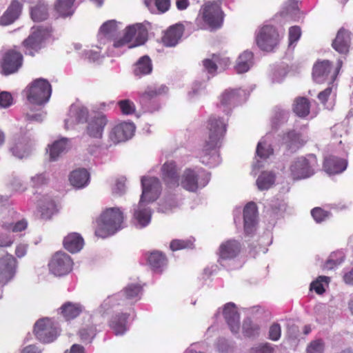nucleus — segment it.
Segmentation results:
<instances>
[{
    "mask_svg": "<svg viewBox=\"0 0 353 353\" xmlns=\"http://www.w3.org/2000/svg\"><path fill=\"white\" fill-rule=\"evenodd\" d=\"M152 71V60L148 55L140 57L133 66V73L139 77L150 74Z\"/></svg>",
    "mask_w": 353,
    "mask_h": 353,
    "instance_id": "nucleus-37",
    "label": "nucleus"
},
{
    "mask_svg": "<svg viewBox=\"0 0 353 353\" xmlns=\"http://www.w3.org/2000/svg\"><path fill=\"white\" fill-rule=\"evenodd\" d=\"M73 261L71 257L63 252L54 253L49 263L50 271L56 276H63L71 272L72 270Z\"/></svg>",
    "mask_w": 353,
    "mask_h": 353,
    "instance_id": "nucleus-12",
    "label": "nucleus"
},
{
    "mask_svg": "<svg viewBox=\"0 0 353 353\" xmlns=\"http://www.w3.org/2000/svg\"><path fill=\"white\" fill-rule=\"evenodd\" d=\"M28 245L26 243H19L15 248V255L17 258H22L27 254Z\"/></svg>",
    "mask_w": 353,
    "mask_h": 353,
    "instance_id": "nucleus-64",
    "label": "nucleus"
},
{
    "mask_svg": "<svg viewBox=\"0 0 353 353\" xmlns=\"http://www.w3.org/2000/svg\"><path fill=\"white\" fill-rule=\"evenodd\" d=\"M89 180L90 174L85 168L74 170L69 176L70 184L77 188H84L88 185Z\"/></svg>",
    "mask_w": 353,
    "mask_h": 353,
    "instance_id": "nucleus-32",
    "label": "nucleus"
},
{
    "mask_svg": "<svg viewBox=\"0 0 353 353\" xmlns=\"http://www.w3.org/2000/svg\"><path fill=\"white\" fill-rule=\"evenodd\" d=\"M68 139L62 138L55 141L49 148L50 159L51 161H55L59 156L63 152L68 146Z\"/></svg>",
    "mask_w": 353,
    "mask_h": 353,
    "instance_id": "nucleus-43",
    "label": "nucleus"
},
{
    "mask_svg": "<svg viewBox=\"0 0 353 353\" xmlns=\"http://www.w3.org/2000/svg\"><path fill=\"white\" fill-rule=\"evenodd\" d=\"M40 218L43 220H50L57 212L54 201L49 198H45L39 205Z\"/></svg>",
    "mask_w": 353,
    "mask_h": 353,
    "instance_id": "nucleus-38",
    "label": "nucleus"
},
{
    "mask_svg": "<svg viewBox=\"0 0 353 353\" xmlns=\"http://www.w3.org/2000/svg\"><path fill=\"white\" fill-rule=\"evenodd\" d=\"M283 141L288 150L296 151L303 147L307 140L302 133L291 130L283 134Z\"/></svg>",
    "mask_w": 353,
    "mask_h": 353,
    "instance_id": "nucleus-22",
    "label": "nucleus"
},
{
    "mask_svg": "<svg viewBox=\"0 0 353 353\" xmlns=\"http://www.w3.org/2000/svg\"><path fill=\"white\" fill-rule=\"evenodd\" d=\"M1 226L4 230L7 231H12V232H20L27 228L28 222L25 219H21L15 223H3Z\"/></svg>",
    "mask_w": 353,
    "mask_h": 353,
    "instance_id": "nucleus-49",
    "label": "nucleus"
},
{
    "mask_svg": "<svg viewBox=\"0 0 353 353\" xmlns=\"http://www.w3.org/2000/svg\"><path fill=\"white\" fill-rule=\"evenodd\" d=\"M325 344L321 339L312 341L307 345V353H323Z\"/></svg>",
    "mask_w": 353,
    "mask_h": 353,
    "instance_id": "nucleus-54",
    "label": "nucleus"
},
{
    "mask_svg": "<svg viewBox=\"0 0 353 353\" xmlns=\"http://www.w3.org/2000/svg\"><path fill=\"white\" fill-rule=\"evenodd\" d=\"M161 173L162 181L167 188L175 190L179 187L181 176L175 161L165 162L161 166Z\"/></svg>",
    "mask_w": 353,
    "mask_h": 353,
    "instance_id": "nucleus-15",
    "label": "nucleus"
},
{
    "mask_svg": "<svg viewBox=\"0 0 353 353\" xmlns=\"http://www.w3.org/2000/svg\"><path fill=\"white\" fill-rule=\"evenodd\" d=\"M330 281V277L319 276L311 283L310 290H314L317 294L321 295L325 292V286H327Z\"/></svg>",
    "mask_w": 353,
    "mask_h": 353,
    "instance_id": "nucleus-44",
    "label": "nucleus"
},
{
    "mask_svg": "<svg viewBox=\"0 0 353 353\" xmlns=\"http://www.w3.org/2000/svg\"><path fill=\"white\" fill-rule=\"evenodd\" d=\"M34 333L36 338L44 343L52 342L59 334L58 327L49 318L38 320L34 326Z\"/></svg>",
    "mask_w": 353,
    "mask_h": 353,
    "instance_id": "nucleus-10",
    "label": "nucleus"
},
{
    "mask_svg": "<svg viewBox=\"0 0 353 353\" xmlns=\"http://www.w3.org/2000/svg\"><path fill=\"white\" fill-rule=\"evenodd\" d=\"M79 335L82 341L90 343L96 335V328L93 325H88L80 329Z\"/></svg>",
    "mask_w": 353,
    "mask_h": 353,
    "instance_id": "nucleus-51",
    "label": "nucleus"
},
{
    "mask_svg": "<svg viewBox=\"0 0 353 353\" xmlns=\"http://www.w3.org/2000/svg\"><path fill=\"white\" fill-rule=\"evenodd\" d=\"M194 248V241L189 239H174L170 243V248L175 252L183 249H192Z\"/></svg>",
    "mask_w": 353,
    "mask_h": 353,
    "instance_id": "nucleus-46",
    "label": "nucleus"
},
{
    "mask_svg": "<svg viewBox=\"0 0 353 353\" xmlns=\"http://www.w3.org/2000/svg\"><path fill=\"white\" fill-rule=\"evenodd\" d=\"M260 327L254 323L249 318L245 319L243 323V333L247 337H252L259 334Z\"/></svg>",
    "mask_w": 353,
    "mask_h": 353,
    "instance_id": "nucleus-47",
    "label": "nucleus"
},
{
    "mask_svg": "<svg viewBox=\"0 0 353 353\" xmlns=\"http://www.w3.org/2000/svg\"><path fill=\"white\" fill-rule=\"evenodd\" d=\"M123 214L118 208H107L97 221L96 236L105 238L114 234L121 228Z\"/></svg>",
    "mask_w": 353,
    "mask_h": 353,
    "instance_id": "nucleus-2",
    "label": "nucleus"
},
{
    "mask_svg": "<svg viewBox=\"0 0 353 353\" xmlns=\"http://www.w3.org/2000/svg\"><path fill=\"white\" fill-rule=\"evenodd\" d=\"M28 100L33 104L43 105L46 103L52 94L50 83L44 79H37L26 88Z\"/></svg>",
    "mask_w": 353,
    "mask_h": 353,
    "instance_id": "nucleus-6",
    "label": "nucleus"
},
{
    "mask_svg": "<svg viewBox=\"0 0 353 353\" xmlns=\"http://www.w3.org/2000/svg\"><path fill=\"white\" fill-rule=\"evenodd\" d=\"M124 33L128 35L130 41L133 42L129 48L143 45L148 39V30L143 25L140 23L126 27Z\"/></svg>",
    "mask_w": 353,
    "mask_h": 353,
    "instance_id": "nucleus-19",
    "label": "nucleus"
},
{
    "mask_svg": "<svg viewBox=\"0 0 353 353\" xmlns=\"http://www.w3.org/2000/svg\"><path fill=\"white\" fill-rule=\"evenodd\" d=\"M244 230L246 234H252L257 221V206L254 202H249L243 209Z\"/></svg>",
    "mask_w": 353,
    "mask_h": 353,
    "instance_id": "nucleus-23",
    "label": "nucleus"
},
{
    "mask_svg": "<svg viewBox=\"0 0 353 353\" xmlns=\"http://www.w3.org/2000/svg\"><path fill=\"white\" fill-rule=\"evenodd\" d=\"M311 214L317 223H321L327 216V212L321 208H315L311 211Z\"/></svg>",
    "mask_w": 353,
    "mask_h": 353,
    "instance_id": "nucleus-59",
    "label": "nucleus"
},
{
    "mask_svg": "<svg viewBox=\"0 0 353 353\" xmlns=\"http://www.w3.org/2000/svg\"><path fill=\"white\" fill-rule=\"evenodd\" d=\"M274 351V348L271 344L265 343L251 347L250 353H273Z\"/></svg>",
    "mask_w": 353,
    "mask_h": 353,
    "instance_id": "nucleus-56",
    "label": "nucleus"
},
{
    "mask_svg": "<svg viewBox=\"0 0 353 353\" xmlns=\"http://www.w3.org/2000/svg\"><path fill=\"white\" fill-rule=\"evenodd\" d=\"M184 26L183 24L176 23L171 26L164 32L162 37V43L167 47H172L176 46L181 38L182 37L184 32Z\"/></svg>",
    "mask_w": 353,
    "mask_h": 353,
    "instance_id": "nucleus-24",
    "label": "nucleus"
},
{
    "mask_svg": "<svg viewBox=\"0 0 353 353\" xmlns=\"http://www.w3.org/2000/svg\"><path fill=\"white\" fill-rule=\"evenodd\" d=\"M117 31V24L115 20L105 22L100 28V32L105 36L113 34Z\"/></svg>",
    "mask_w": 353,
    "mask_h": 353,
    "instance_id": "nucleus-53",
    "label": "nucleus"
},
{
    "mask_svg": "<svg viewBox=\"0 0 353 353\" xmlns=\"http://www.w3.org/2000/svg\"><path fill=\"white\" fill-rule=\"evenodd\" d=\"M18 262L11 254L6 253L0 258V280L4 282L10 281L15 275Z\"/></svg>",
    "mask_w": 353,
    "mask_h": 353,
    "instance_id": "nucleus-17",
    "label": "nucleus"
},
{
    "mask_svg": "<svg viewBox=\"0 0 353 353\" xmlns=\"http://www.w3.org/2000/svg\"><path fill=\"white\" fill-rule=\"evenodd\" d=\"M63 245L68 252L77 253L83 248L84 240L79 233L71 232L64 237Z\"/></svg>",
    "mask_w": 353,
    "mask_h": 353,
    "instance_id": "nucleus-28",
    "label": "nucleus"
},
{
    "mask_svg": "<svg viewBox=\"0 0 353 353\" xmlns=\"http://www.w3.org/2000/svg\"><path fill=\"white\" fill-rule=\"evenodd\" d=\"M281 336V327L278 323H274L269 329L268 338L273 341H277Z\"/></svg>",
    "mask_w": 353,
    "mask_h": 353,
    "instance_id": "nucleus-57",
    "label": "nucleus"
},
{
    "mask_svg": "<svg viewBox=\"0 0 353 353\" xmlns=\"http://www.w3.org/2000/svg\"><path fill=\"white\" fill-rule=\"evenodd\" d=\"M148 263L151 268L157 272H161L168 263V259L164 253L160 251H153L148 256Z\"/></svg>",
    "mask_w": 353,
    "mask_h": 353,
    "instance_id": "nucleus-36",
    "label": "nucleus"
},
{
    "mask_svg": "<svg viewBox=\"0 0 353 353\" xmlns=\"http://www.w3.org/2000/svg\"><path fill=\"white\" fill-rule=\"evenodd\" d=\"M274 182L275 174L272 172L264 171L259 176L256 185L260 190H265L270 188Z\"/></svg>",
    "mask_w": 353,
    "mask_h": 353,
    "instance_id": "nucleus-42",
    "label": "nucleus"
},
{
    "mask_svg": "<svg viewBox=\"0 0 353 353\" xmlns=\"http://www.w3.org/2000/svg\"><path fill=\"white\" fill-rule=\"evenodd\" d=\"M77 0H57L54 4V9L59 17L66 18L71 17L75 11V1Z\"/></svg>",
    "mask_w": 353,
    "mask_h": 353,
    "instance_id": "nucleus-34",
    "label": "nucleus"
},
{
    "mask_svg": "<svg viewBox=\"0 0 353 353\" xmlns=\"http://www.w3.org/2000/svg\"><path fill=\"white\" fill-rule=\"evenodd\" d=\"M142 194L141 201L151 203L156 201L161 191V185L157 177H146L141 179Z\"/></svg>",
    "mask_w": 353,
    "mask_h": 353,
    "instance_id": "nucleus-13",
    "label": "nucleus"
},
{
    "mask_svg": "<svg viewBox=\"0 0 353 353\" xmlns=\"http://www.w3.org/2000/svg\"><path fill=\"white\" fill-rule=\"evenodd\" d=\"M32 182L34 188H38L46 184L48 179L46 177L44 174H39L32 178Z\"/></svg>",
    "mask_w": 353,
    "mask_h": 353,
    "instance_id": "nucleus-63",
    "label": "nucleus"
},
{
    "mask_svg": "<svg viewBox=\"0 0 353 353\" xmlns=\"http://www.w3.org/2000/svg\"><path fill=\"white\" fill-rule=\"evenodd\" d=\"M13 102L12 94L8 92H1L0 93V106L3 108L10 107Z\"/></svg>",
    "mask_w": 353,
    "mask_h": 353,
    "instance_id": "nucleus-58",
    "label": "nucleus"
},
{
    "mask_svg": "<svg viewBox=\"0 0 353 353\" xmlns=\"http://www.w3.org/2000/svg\"><path fill=\"white\" fill-rule=\"evenodd\" d=\"M145 4L149 9L154 4L159 11L165 12L170 7V0H145Z\"/></svg>",
    "mask_w": 353,
    "mask_h": 353,
    "instance_id": "nucleus-52",
    "label": "nucleus"
},
{
    "mask_svg": "<svg viewBox=\"0 0 353 353\" xmlns=\"http://www.w3.org/2000/svg\"><path fill=\"white\" fill-rule=\"evenodd\" d=\"M316 166L317 159L314 154L298 157L290 167L291 176L294 180L310 177L314 174Z\"/></svg>",
    "mask_w": 353,
    "mask_h": 353,
    "instance_id": "nucleus-7",
    "label": "nucleus"
},
{
    "mask_svg": "<svg viewBox=\"0 0 353 353\" xmlns=\"http://www.w3.org/2000/svg\"><path fill=\"white\" fill-rule=\"evenodd\" d=\"M23 63L22 53L14 48L8 49L2 54L0 59V72L4 76L17 73Z\"/></svg>",
    "mask_w": 353,
    "mask_h": 353,
    "instance_id": "nucleus-9",
    "label": "nucleus"
},
{
    "mask_svg": "<svg viewBox=\"0 0 353 353\" xmlns=\"http://www.w3.org/2000/svg\"><path fill=\"white\" fill-rule=\"evenodd\" d=\"M129 314L121 313L112 316L109 325L116 335H122L127 331V320Z\"/></svg>",
    "mask_w": 353,
    "mask_h": 353,
    "instance_id": "nucleus-35",
    "label": "nucleus"
},
{
    "mask_svg": "<svg viewBox=\"0 0 353 353\" xmlns=\"http://www.w3.org/2000/svg\"><path fill=\"white\" fill-rule=\"evenodd\" d=\"M223 316L232 332L236 334L240 329V316L236 307L233 303H228L224 305Z\"/></svg>",
    "mask_w": 353,
    "mask_h": 353,
    "instance_id": "nucleus-20",
    "label": "nucleus"
},
{
    "mask_svg": "<svg viewBox=\"0 0 353 353\" xmlns=\"http://www.w3.org/2000/svg\"><path fill=\"white\" fill-rule=\"evenodd\" d=\"M12 154L19 159H22L28 156L29 153V147L23 141L15 142L10 148Z\"/></svg>",
    "mask_w": 353,
    "mask_h": 353,
    "instance_id": "nucleus-45",
    "label": "nucleus"
},
{
    "mask_svg": "<svg viewBox=\"0 0 353 353\" xmlns=\"http://www.w3.org/2000/svg\"><path fill=\"white\" fill-rule=\"evenodd\" d=\"M245 94V91L240 88L225 90L221 95V104L224 106L235 105L241 101Z\"/></svg>",
    "mask_w": 353,
    "mask_h": 353,
    "instance_id": "nucleus-33",
    "label": "nucleus"
},
{
    "mask_svg": "<svg viewBox=\"0 0 353 353\" xmlns=\"http://www.w3.org/2000/svg\"><path fill=\"white\" fill-rule=\"evenodd\" d=\"M59 310L63 319L69 321L78 317L83 312V307L80 303L68 301L63 303Z\"/></svg>",
    "mask_w": 353,
    "mask_h": 353,
    "instance_id": "nucleus-29",
    "label": "nucleus"
},
{
    "mask_svg": "<svg viewBox=\"0 0 353 353\" xmlns=\"http://www.w3.org/2000/svg\"><path fill=\"white\" fill-rule=\"evenodd\" d=\"M274 153L272 146L265 141H259L256 146V154L263 159L269 158Z\"/></svg>",
    "mask_w": 353,
    "mask_h": 353,
    "instance_id": "nucleus-48",
    "label": "nucleus"
},
{
    "mask_svg": "<svg viewBox=\"0 0 353 353\" xmlns=\"http://www.w3.org/2000/svg\"><path fill=\"white\" fill-rule=\"evenodd\" d=\"M347 165L346 160L339 159L334 156H329L325 158L323 168L330 174H339L343 172Z\"/></svg>",
    "mask_w": 353,
    "mask_h": 353,
    "instance_id": "nucleus-27",
    "label": "nucleus"
},
{
    "mask_svg": "<svg viewBox=\"0 0 353 353\" xmlns=\"http://www.w3.org/2000/svg\"><path fill=\"white\" fill-rule=\"evenodd\" d=\"M31 19L35 22H41L48 18V5L39 3L30 10Z\"/></svg>",
    "mask_w": 353,
    "mask_h": 353,
    "instance_id": "nucleus-41",
    "label": "nucleus"
},
{
    "mask_svg": "<svg viewBox=\"0 0 353 353\" xmlns=\"http://www.w3.org/2000/svg\"><path fill=\"white\" fill-rule=\"evenodd\" d=\"M279 34L276 28L270 25L263 26L256 37V42L260 49L271 52L278 45Z\"/></svg>",
    "mask_w": 353,
    "mask_h": 353,
    "instance_id": "nucleus-11",
    "label": "nucleus"
},
{
    "mask_svg": "<svg viewBox=\"0 0 353 353\" xmlns=\"http://www.w3.org/2000/svg\"><path fill=\"white\" fill-rule=\"evenodd\" d=\"M12 8H8L0 19V23L3 26H8L12 23L16 19V15L10 13Z\"/></svg>",
    "mask_w": 353,
    "mask_h": 353,
    "instance_id": "nucleus-60",
    "label": "nucleus"
},
{
    "mask_svg": "<svg viewBox=\"0 0 353 353\" xmlns=\"http://www.w3.org/2000/svg\"><path fill=\"white\" fill-rule=\"evenodd\" d=\"M253 63V53L250 51H244L241 54L236 61L235 66L238 73L247 72Z\"/></svg>",
    "mask_w": 353,
    "mask_h": 353,
    "instance_id": "nucleus-39",
    "label": "nucleus"
},
{
    "mask_svg": "<svg viewBox=\"0 0 353 353\" xmlns=\"http://www.w3.org/2000/svg\"><path fill=\"white\" fill-rule=\"evenodd\" d=\"M242 250L241 243L235 239H228L223 243L219 247L217 254L219 255L218 261L224 260H232L237 257Z\"/></svg>",
    "mask_w": 353,
    "mask_h": 353,
    "instance_id": "nucleus-16",
    "label": "nucleus"
},
{
    "mask_svg": "<svg viewBox=\"0 0 353 353\" xmlns=\"http://www.w3.org/2000/svg\"><path fill=\"white\" fill-rule=\"evenodd\" d=\"M51 26H37L31 28L30 34L22 41V46L27 55L34 57L45 46V43L52 36Z\"/></svg>",
    "mask_w": 353,
    "mask_h": 353,
    "instance_id": "nucleus-3",
    "label": "nucleus"
},
{
    "mask_svg": "<svg viewBox=\"0 0 353 353\" xmlns=\"http://www.w3.org/2000/svg\"><path fill=\"white\" fill-rule=\"evenodd\" d=\"M134 128V125L131 123H118L112 128L109 137L114 143L125 141L132 137Z\"/></svg>",
    "mask_w": 353,
    "mask_h": 353,
    "instance_id": "nucleus-18",
    "label": "nucleus"
},
{
    "mask_svg": "<svg viewBox=\"0 0 353 353\" xmlns=\"http://www.w3.org/2000/svg\"><path fill=\"white\" fill-rule=\"evenodd\" d=\"M350 41V32L343 28H341L338 31L332 46L338 52L341 54H347L349 52Z\"/></svg>",
    "mask_w": 353,
    "mask_h": 353,
    "instance_id": "nucleus-25",
    "label": "nucleus"
},
{
    "mask_svg": "<svg viewBox=\"0 0 353 353\" xmlns=\"http://www.w3.org/2000/svg\"><path fill=\"white\" fill-rule=\"evenodd\" d=\"M179 186L188 192H194L199 188V175L192 168H185L179 180Z\"/></svg>",
    "mask_w": 353,
    "mask_h": 353,
    "instance_id": "nucleus-21",
    "label": "nucleus"
},
{
    "mask_svg": "<svg viewBox=\"0 0 353 353\" xmlns=\"http://www.w3.org/2000/svg\"><path fill=\"white\" fill-rule=\"evenodd\" d=\"M229 64V59L222 58L219 54H213L211 58L203 60V65L205 71L214 75L219 67L225 68Z\"/></svg>",
    "mask_w": 353,
    "mask_h": 353,
    "instance_id": "nucleus-30",
    "label": "nucleus"
},
{
    "mask_svg": "<svg viewBox=\"0 0 353 353\" xmlns=\"http://www.w3.org/2000/svg\"><path fill=\"white\" fill-rule=\"evenodd\" d=\"M118 105L123 114H132L135 112V105L129 99L119 101Z\"/></svg>",
    "mask_w": 353,
    "mask_h": 353,
    "instance_id": "nucleus-55",
    "label": "nucleus"
},
{
    "mask_svg": "<svg viewBox=\"0 0 353 353\" xmlns=\"http://www.w3.org/2000/svg\"><path fill=\"white\" fill-rule=\"evenodd\" d=\"M8 8H12L10 13L16 15L17 19L22 10V4L18 0H12Z\"/></svg>",
    "mask_w": 353,
    "mask_h": 353,
    "instance_id": "nucleus-62",
    "label": "nucleus"
},
{
    "mask_svg": "<svg viewBox=\"0 0 353 353\" xmlns=\"http://www.w3.org/2000/svg\"><path fill=\"white\" fill-rule=\"evenodd\" d=\"M144 203L145 202H141L140 200L139 205L134 210L133 214L134 221H136L137 223L141 228L147 226L150 223L152 217L151 210L149 208L144 206Z\"/></svg>",
    "mask_w": 353,
    "mask_h": 353,
    "instance_id": "nucleus-31",
    "label": "nucleus"
},
{
    "mask_svg": "<svg viewBox=\"0 0 353 353\" xmlns=\"http://www.w3.org/2000/svg\"><path fill=\"white\" fill-rule=\"evenodd\" d=\"M168 88L164 85L148 86L145 90L139 95L140 103L148 105L157 97L168 92Z\"/></svg>",
    "mask_w": 353,
    "mask_h": 353,
    "instance_id": "nucleus-26",
    "label": "nucleus"
},
{
    "mask_svg": "<svg viewBox=\"0 0 353 353\" xmlns=\"http://www.w3.org/2000/svg\"><path fill=\"white\" fill-rule=\"evenodd\" d=\"M343 65V61L339 59L335 70L331 74L332 65L328 60L317 61L313 66L312 77L315 82L323 83L330 81L332 83L337 77L339 71Z\"/></svg>",
    "mask_w": 353,
    "mask_h": 353,
    "instance_id": "nucleus-8",
    "label": "nucleus"
},
{
    "mask_svg": "<svg viewBox=\"0 0 353 353\" xmlns=\"http://www.w3.org/2000/svg\"><path fill=\"white\" fill-rule=\"evenodd\" d=\"M200 15L203 22L212 30L223 26L225 14L220 3L214 1L205 2L201 8Z\"/></svg>",
    "mask_w": 353,
    "mask_h": 353,
    "instance_id": "nucleus-5",
    "label": "nucleus"
},
{
    "mask_svg": "<svg viewBox=\"0 0 353 353\" xmlns=\"http://www.w3.org/2000/svg\"><path fill=\"white\" fill-rule=\"evenodd\" d=\"M293 111L299 117H305L310 114V103L305 97H298L294 100Z\"/></svg>",
    "mask_w": 353,
    "mask_h": 353,
    "instance_id": "nucleus-40",
    "label": "nucleus"
},
{
    "mask_svg": "<svg viewBox=\"0 0 353 353\" xmlns=\"http://www.w3.org/2000/svg\"><path fill=\"white\" fill-rule=\"evenodd\" d=\"M108 123V119L106 115L98 112L88 120L85 134L92 139H101Z\"/></svg>",
    "mask_w": 353,
    "mask_h": 353,
    "instance_id": "nucleus-14",
    "label": "nucleus"
},
{
    "mask_svg": "<svg viewBox=\"0 0 353 353\" xmlns=\"http://www.w3.org/2000/svg\"><path fill=\"white\" fill-rule=\"evenodd\" d=\"M227 122L219 117L212 115L209 117L207 121L208 132L202 149L204 155L210 154L212 151L221 146L227 130Z\"/></svg>",
    "mask_w": 353,
    "mask_h": 353,
    "instance_id": "nucleus-1",
    "label": "nucleus"
},
{
    "mask_svg": "<svg viewBox=\"0 0 353 353\" xmlns=\"http://www.w3.org/2000/svg\"><path fill=\"white\" fill-rule=\"evenodd\" d=\"M301 34V28L299 26H292L289 30V42L290 44L297 41Z\"/></svg>",
    "mask_w": 353,
    "mask_h": 353,
    "instance_id": "nucleus-61",
    "label": "nucleus"
},
{
    "mask_svg": "<svg viewBox=\"0 0 353 353\" xmlns=\"http://www.w3.org/2000/svg\"><path fill=\"white\" fill-rule=\"evenodd\" d=\"M70 112L75 117L76 123L88 122V110L87 108L83 107L71 108Z\"/></svg>",
    "mask_w": 353,
    "mask_h": 353,
    "instance_id": "nucleus-50",
    "label": "nucleus"
},
{
    "mask_svg": "<svg viewBox=\"0 0 353 353\" xmlns=\"http://www.w3.org/2000/svg\"><path fill=\"white\" fill-rule=\"evenodd\" d=\"M142 288L139 284L128 285L122 292L108 296L101 307L104 310L119 305H132L139 299Z\"/></svg>",
    "mask_w": 353,
    "mask_h": 353,
    "instance_id": "nucleus-4",
    "label": "nucleus"
}]
</instances>
